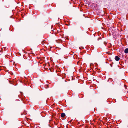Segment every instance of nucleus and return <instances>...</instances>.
Returning <instances> with one entry per match:
<instances>
[{
	"instance_id": "1",
	"label": "nucleus",
	"mask_w": 128,
	"mask_h": 128,
	"mask_svg": "<svg viewBox=\"0 0 128 128\" xmlns=\"http://www.w3.org/2000/svg\"><path fill=\"white\" fill-rule=\"evenodd\" d=\"M120 58L118 56H116L115 57V60L117 61H118L120 60Z\"/></svg>"
},
{
	"instance_id": "2",
	"label": "nucleus",
	"mask_w": 128,
	"mask_h": 128,
	"mask_svg": "<svg viewBox=\"0 0 128 128\" xmlns=\"http://www.w3.org/2000/svg\"><path fill=\"white\" fill-rule=\"evenodd\" d=\"M66 116V114L64 113H62L61 114V116L62 118H64Z\"/></svg>"
},
{
	"instance_id": "3",
	"label": "nucleus",
	"mask_w": 128,
	"mask_h": 128,
	"mask_svg": "<svg viewBox=\"0 0 128 128\" xmlns=\"http://www.w3.org/2000/svg\"><path fill=\"white\" fill-rule=\"evenodd\" d=\"M124 52L125 54H128V48H127L125 49L124 50Z\"/></svg>"
},
{
	"instance_id": "4",
	"label": "nucleus",
	"mask_w": 128,
	"mask_h": 128,
	"mask_svg": "<svg viewBox=\"0 0 128 128\" xmlns=\"http://www.w3.org/2000/svg\"><path fill=\"white\" fill-rule=\"evenodd\" d=\"M45 43V40H44L43 41H42V44L44 45Z\"/></svg>"
},
{
	"instance_id": "5",
	"label": "nucleus",
	"mask_w": 128,
	"mask_h": 128,
	"mask_svg": "<svg viewBox=\"0 0 128 128\" xmlns=\"http://www.w3.org/2000/svg\"><path fill=\"white\" fill-rule=\"evenodd\" d=\"M45 88H49V87H48V85H46L45 86Z\"/></svg>"
},
{
	"instance_id": "6",
	"label": "nucleus",
	"mask_w": 128,
	"mask_h": 128,
	"mask_svg": "<svg viewBox=\"0 0 128 128\" xmlns=\"http://www.w3.org/2000/svg\"><path fill=\"white\" fill-rule=\"evenodd\" d=\"M124 87H125V88L126 89H127V87L126 86V85H124Z\"/></svg>"
},
{
	"instance_id": "7",
	"label": "nucleus",
	"mask_w": 128,
	"mask_h": 128,
	"mask_svg": "<svg viewBox=\"0 0 128 128\" xmlns=\"http://www.w3.org/2000/svg\"><path fill=\"white\" fill-rule=\"evenodd\" d=\"M104 44H105L106 45V42H104Z\"/></svg>"
}]
</instances>
